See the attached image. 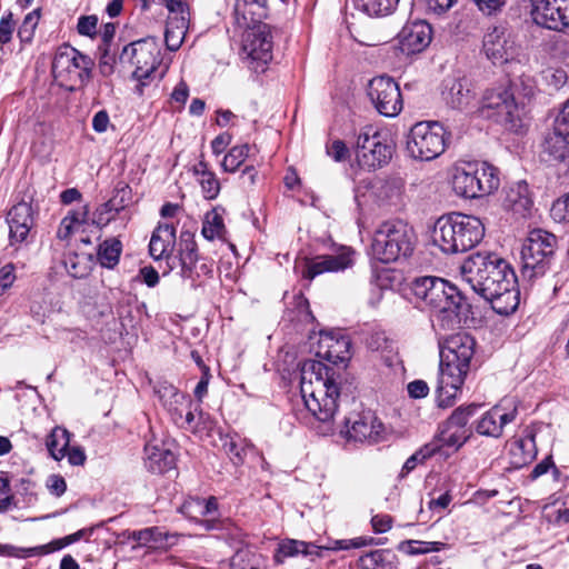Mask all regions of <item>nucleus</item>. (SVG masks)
Returning <instances> with one entry per match:
<instances>
[{"label": "nucleus", "mask_w": 569, "mask_h": 569, "mask_svg": "<svg viewBox=\"0 0 569 569\" xmlns=\"http://www.w3.org/2000/svg\"><path fill=\"white\" fill-rule=\"evenodd\" d=\"M198 182L201 186L202 193L206 199H214L220 192V183L213 172L204 173L202 177L198 178Z\"/></svg>", "instance_id": "obj_52"}, {"label": "nucleus", "mask_w": 569, "mask_h": 569, "mask_svg": "<svg viewBox=\"0 0 569 569\" xmlns=\"http://www.w3.org/2000/svg\"><path fill=\"white\" fill-rule=\"evenodd\" d=\"M550 469H552L553 478L557 480L558 477L560 476V471L556 468L552 457L548 456L542 461H540L539 463H537L535 466V468L531 471L530 477H531V479H537L540 476L547 473Z\"/></svg>", "instance_id": "obj_61"}, {"label": "nucleus", "mask_w": 569, "mask_h": 569, "mask_svg": "<svg viewBox=\"0 0 569 569\" xmlns=\"http://www.w3.org/2000/svg\"><path fill=\"white\" fill-rule=\"evenodd\" d=\"M550 216L556 222L569 221V193L552 203Z\"/></svg>", "instance_id": "obj_54"}, {"label": "nucleus", "mask_w": 569, "mask_h": 569, "mask_svg": "<svg viewBox=\"0 0 569 569\" xmlns=\"http://www.w3.org/2000/svg\"><path fill=\"white\" fill-rule=\"evenodd\" d=\"M93 61L77 49L60 47L52 61V74L60 87L74 90L90 79Z\"/></svg>", "instance_id": "obj_7"}, {"label": "nucleus", "mask_w": 569, "mask_h": 569, "mask_svg": "<svg viewBox=\"0 0 569 569\" xmlns=\"http://www.w3.org/2000/svg\"><path fill=\"white\" fill-rule=\"evenodd\" d=\"M393 148L373 126L362 127L355 143L356 160L360 168L371 171L386 166L392 158Z\"/></svg>", "instance_id": "obj_8"}, {"label": "nucleus", "mask_w": 569, "mask_h": 569, "mask_svg": "<svg viewBox=\"0 0 569 569\" xmlns=\"http://www.w3.org/2000/svg\"><path fill=\"white\" fill-rule=\"evenodd\" d=\"M355 251L351 248L342 247L337 254H322L308 261L302 277L312 280L325 272L343 271L353 264Z\"/></svg>", "instance_id": "obj_19"}, {"label": "nucleus", "mask_w": 569, "mask_h": 569, "mask_svg": "<svg viewBox=\"0 0 569 569\" xmlns=\"http://www.w3.org/2000/svg\"><path fill=\"white\" fill-rule=\"evenodd\" d=\"M471 169L475 177L477 198L490 194L499 188L500 179L497 168L482 162L472 163Z\"/></svg>", "instance_id": "obj_29"}, {"label": "nucleus", "mask_w": 569, "mask_h": 569, "mask_svg": "<svg viewBox=\"0 0 569 569\" xmlns=\"http://www.w3.org/2000/svg\"><path fill=\"white\" fill-rule=\"evenodd\" d=\"M131 201V188L127 183H119L114 190L113 197L108 200L103 206L102 210L106 212H120Z\"/></svg>", "instance_id": "obj_43"}, {"label": "nucleus", "mask_w": 569, "mask_h": 569, "mask_svg": "<svg viewBox=\"0 0 569 569\" xmlns=\"http://www.w3.org/2000/svg\"><path fill=\"white\" fill-rule=\"evenodd\" d=\"M249 144L234 146L224 156L221 163L224 171L234 172L246 160L249 154Z\"/></svg>", "instance_id": "obj_46"}, {"label": "nucleus", "mask_w": 569, "mask_h": 569, "mask_svg": "<svg viewBox=\"0 0 569 569\" xmlns=\"http://www.w3.org/2000/svg\"><path fill=\"white\" fill-rule=\"evenodd\" d=\"M224 209L214 207L204 214L201 233L207 240L223 239L227 229L223 222Z\"/></svg>", "instance_id": "obj_33"}, {"label": "nucleus", "mask_w": 569, "mask_h": 569, "mask_svg": "<svg viewBox=\"0 0 569 569\" xmlns=\"http://www.w3.org/2000/svg\"><path fill=\"white\" fill-rule=\"evenodd\" d=\"M368 96L377 111L385 117H396L402 110L399 86L390 77L373 78L368 86Z\"/></svg>", "instance_id": "obj_14"}, {"label": "nucleus", "mask_w": 569, "mask_h": 569, "mask_svg": "<svg viewBox=\"0 0 569 569\" xmlns=\"http://www.w3.org/2000/svg\"><path fill=\"white\" fill-rule=\"evenodd\" d=\"M119 59L121 62H128L134 67L132 77L138 81L136 91L140 96L143 93V87L157 77L161 78L162 76L161 73L157 76L161 58L160 47L156 38L140 39L126 46Z\"/></svg>", "instance_id": "obj_6"}, {"label": "nucleus", "mask_w": 569, "mask_h": 569, "mask_svg": "<svg viewBox=\"0 0 569 569\" xmlns=\"http://www.w3.org/2000/svg\"><path fill=\"white\" fill-rule=\"evenodd\" d=\"M447 545L441 541H418L406 540L399 543L398 549L410 556L439 552L446 549Z\"/></svg>", "instance_id": "obj_42"}, {"label": "nucleus", "mask_w": 569, "mask_h": 569, "mask_svg": "<svg viewBox=\"0 0 569 569\" xmlns=\"http://www.w3.org/2000/svg\"><path fill=\"white\" fill-rule=\"evenodd\" d=\"M399 0H353L356 9L370 17H386L397 8Z\"/></svg>", "instance_id": "obj_37"}, {"label": "nucleus", "mask_w": 569, "mask_h": 569, "mask_svg": "<svg viewBox=\"0 0 569 569\" xmlns=\"http://www.w3.org/2000/svg\"><path fill=\"white\" fill-rule=\"evenodd\" d=\"M46 486L51 495L56 497L62 496L67 490V482L60 475H51L48 477Z\"/></svg>", "instance_id": "obj_63"}, {"label": "nucleus", "mask_w": 569, "mask_h": 569, "mask_svg": "<svg viewBox=\"0 0 569 569\" xmlns=\"http://www.w3.org/2000/svg\"><path fill=\"white\" fill-rule=\"evenodd\" d=\"M300 392L312 416L323 423L332 421L340 396L332 368L313 359L303 361L300 367Z\"/></svg>", "instance_id": "obj_2"}, {"label": "nucleus", "mask_w": 569, "mask_h": 569, "mask_svg": "<svg viewBox=\"0 0 569 569\" xmlns=\"http://www.w3.org/2000/svg\"><path fill=\"white\" fill-rule=\"evenodd\" d=\"M442 100L452 110L469 111L478 107L476 93L466 78H448L442 83Z\"/></svg>", "instance_id": "obj_20"}, {"label": "nucleus", "mask_w": 569, "mask_h": 569, "mask_svg": "<svg viewBox=\"0 0 569 569\" xmlns=\"http://www.w3.org/2000/svg\"><path fill=\"white\" fill-rule=\"evenodd\" d=\"M70 433L67 429L56 427L47 439V448L54 460H61L66 457V451L69 448Z\"/></svg>", "instance_id": "obj_39"}, {"label": "nucleus", "mask_w": 569, "mask_h": 569, "mask_svg": "<svg viewBox=\"0 0 569 569\" xmlns=\"http://www.w3.org/2000/svg\"><path fill=\"white\" fill-rule=\"evenodd\" d=\"M91 531V529H80L74 533L51 541L48 547L43 546L33 548H22L13 545L0 543V556L23 559L40 555L44 551L60 550L73 542L79 541L87 535H90Z\"/></svg>", "instance_id": "obj_24"}, {"label": "nucleus", "mask_w": 569, "mask_h": 569, "mask_svg": "<svg viewBox=\"0 0 569 569\" xmlns=\"http://www.w3.org/2000/svg\"><path fill=\"white\" fill-rule=\"evenodd\" d=\"M327 348L319 351L328 361L332 363L343 362L349 358L350 341L346 337L335 338L331 335H321L320 348Z\"/></svg>", "instance_id": "obj_32"}, {"label": "nucleus", "mask_w": 569, "mask_h": 569, "mask_svg": "<svg viewBox=\"0 0 569 569\" xmlns=\"http://www.w3.org/2000/svg\"><path fill=\"white\" fill-rule=\"evenodd\" d=\"M531 17L539 27L569 34V0H531Z\"/></svg>", "instance_id": "obj_13"}, {"label": "nucleus", "mask_w": 569, "mask_h": 569, "mask_svg": "<svg viewBox=\"0 0 569 569\" xmlns=\"http://www.w3.org/2000/svg\"><path fill=\"white\" fill-rule=\"evenodd\" d=\"M483 51L493 64H502L512 60L517 48L511 34L503 27L489 28L483 36Z\"/></svg>", "instance_id": "obj_17"}, {"label": "nucleus", "mask_w": 569, "mask_h": 569, "mask_svg": "<svg viewBox=\"0 0 569 569\" xmlns=\"http://www.w3.org/2000/svg\"><path fill=\"white\" fill-rule=\"evenodd\" d=\"M413 238V230L405 221H382L375 229L370 246L371 254L380 262H395L411 254Z\"/></svg>", "instance_id": "obj_5"}, {"label": "nucleus", "mask_w": 569, "mask_h": 569, "mask_svg": "<svg viewBox=\"0 0 569 569\" xmlns=\"http://www.w3.org/2000/svg\"><path fill=\"white\" fill-rule=\"evenodd\" d=\"M98 18L96 16H82L78 20L77 30L81 36L93 38L97 34Z\"/></svg>", "instance_id": "obj_59"}, {"label": "nucleus", "mask_w": 569, "mask_h": 569, "mask_svg": "<svg viewBox=\"0 0 569 569\" xmlns=\"http://www.w3.org/2000/svg\"><path fill=\"white\" fill-rule=\"evenodd\" d=\"M515 418L516 410L505 412L500 407H493L482 415L477 422L476 430L481 436L499 438L502 435L503 427L512 422Z\"/></svg>", "instance_id": "obj_25"}, {"label": "nucleus", "mask_w": 569, "mask_h": 569, "mask_svg": "<svg viewBox=\"0 0 569 569\" xmlns=\"http://www.w3.org/2000/svg\"><path fill=\"white\" fill-rule=\"evenodd\" d=\"M197 411H199V418H201L202 411H201L199 405L196 406L193 409H192V406L187 407L184 412L181 413V420L174 421L173 423L182 429H186V430H194L197 428L194 412H197Z\"/></svg>", "instance_id": "obj_58"}, {"label": "nucleus", "mask_w": 569, "mask_h": 569, "mask_svg": "<svg viewBox=\"0 0 569 569\" xmlns=\"http://www.w3.org/2000/svg\"><path fill=\"white\" fill-rule=\"evenodd\" d=\"M462 280L490 302L499 315H510L519 305L517 277L510 264L495 252L478 251L460 267Z\"/></svg>", "instance_id": "obj_1"}, {"label": "nucleus", "mask_w": 569, "mask_h": 569, "mask_svg": "<svg viewBox=\"0 0 569 569\" xmlns=\"http://www.w3.org/2000/svg\"><path fill=\"white\" fill-rule=\"evenodd\" d=\"M393 558L390 550L378 549L361 556L359 566L361 569H390Z\"/></svg>", "instance_id": "obj_41"}, {"label": "nucleus", "mask_w": 569, "mask_h": 569, "mask_svg": "<svg viewBox=\"0 0 569 569\" xmlns=\"http://www.w3.org/2000/svg\"><path fill=\"white\" fill-rule=\"evenodd\" d=\"M16 30V22L12 20V13L3 16L0 19V46H4L12 40Z\"/></svg>", "instance_id": "obj_57"}, {"label": "nucleus", "mask_w": 569, "mask_h": 569, "mask_svg": "<svg viewBox=\"0 0 569 569\" xmlns=\"http://www.w3.org/2000/svg\"><path fill=\"white\" fill-rule=\"evenodd\" d=\"M368 345L371 350L380 351L389 366L392 363L396 356L395 342L388 339L385 333L378 332L372 335Z\"/></svg>", "instance_id": "obj_45"}, {"label": "nucleus", "mask_w": 569, "mask_h": 569, "mask_svg": "<svg viewBox=\"0 0 569 569\" xmlns=\"http://www.w3.org/2000/svg\"><path fill=\"white\" fill-rule=\"evenodd\" d=\"M176 243V228L172 223H160L152 232L149 252L154 260L169 258Z\"/></svg>", "instance_id": "obj_26"}, {"label": "nucleus", "mask_w": 569, "mask_h": 569, "mask_svg": "<svg viewBox=\"0 0 569 569\" xmlns=\"http://www.w3.org/2000/svg\"><path fill=\"white\" fill-rule=\"evenodd\" d=\"M469 370L470 365L468 363L440 358L437 386V401L439 407L446 408L452 405Z\"/></svg>", "instance_id": "obj_12"}, {"label": "nucleus", "mask_w": 569, "mask_h": 569, "mask_svg": "<svg viewBox=\"0 0 569 569\" xmlns=\"http://www.w3.org/2000/svg\"><path fill=\"white\" fill-rule=\"evenodd\" d=\"M477 409L478 406L476 405L459 407L451 413L445 425L449 426L450 428L467 429L466 426L470 417L476 413Z\"/></svg>", "instance_id": "obj_48"}, {"label": "nucleus", "mask_w": 569, "mask_h": 569, "mask_svg": "<svg viewBox=\"0 0 569 569\" xmlns=\"http://www.w3.org/2000/svg\"><path fill=\"white\" fill-rule=\"evenodd\" d=\"M483 236L485 227L479 218L453 212L436 221L432 242L443 253L453 254L472 249Z\"/></svg>", "instance_id": "obj_4"}, {"label": "nucleus", "mask_w": 569, "mask_h": 569, "mask_svg": "<svg viewBox=\"0 0 569 569\" xmlns=\"http://www.w3.org/2000/svg\"><path fill=\"white\" fill-rule=\"evenodd\" d=\"M475 347L476 341L470 335L466 332L453 333L439 341L440 358L470 365L475 355Z\"/></svg>", "instance_id": "obj_23"}, {"label": "nucleus", "mask_w": 569, "mask_h": 569, "mask_svg": "<svg viewBox=\"0 0 569 569\" xmlns=\"http://www.w3.org/2000/svg\"><path fill=\"white\" fill-rule=\"evenodd\" d=\"M557 247L555 234L542 230H531L521 249L523 273L529 278L545 274Z\"/></svg>", "instance_id": "obj_10"}, {"label": "nucleus", "mask_w": 569, "mask_h": 569, "mask_svg": "<svg viewBox=\"0 0 569 569\" xmlns=\"http://www.w3.org/2000/svg\"><path fill=\"white\" fill-rule=\"evenodd\" d=\"M471 166L472 163H468L465 168L457 169L452 178L455 192L465 198H477Z\"/></svg>", "instance_id": "obj_36"}, {"label": "nucleus", "mask_w": 569, "mask_h": 569, "mask_svg": "<svg viewBox=\"0 0 569 569\" xmlns=\"http://www.w3.org/2000/svg\"><path fill=\"white\" fill-rule=\"evenodd\" d=\"M67 272L76 279H81L88 274V264L82 257L77 253H69L63 260Z\"/></svg>", "instance_id": "obj_50"}, {"label": "nucleus", "mask_w": 569, "mask_h": 569, "mask_svg": "<svg viewBox=\"0 0 569 569\" xmlns=\"http://www.w3.org/2000/svg\"><path fill=\"white\" fill-rule=\"evenodd\" d=\"M528 184L525 181L510 186L506 191L503 206L520 217H527L532 208Z\"/></svg>", "instance_id": "obj_28"}, {"label": "nucleus", "mask_w": 569, "mask_h": 569, "mask_svg": "<svg viewBox=\"0 0 569 569\" xmlns=\"http://www.w3.org/2000/svg\"><path fill=\"white\" fill-rule=\"evenodd\" d=\"M188 22L189 18L187 16L174 18L173 21L169 22V27L164 32V42L170 51H176L180 48L188 28Z\"/></svg>", "instance_id": "obj_40"}, {"label": "nucleus", "mask_w": 569, "mask_h": 569, "mask_svg": "<svg viewBox=\"0 0 569 569\" xmlns=\"http://www.w3.org/2000/svg\"><path fill=\"white\" fill-rule=\"evenodd\" d=\"M541 156L546 161L562 164L569 171V131L559 129L553 122L541 142Z\"/></svg>", "instance_id": "obj_22"}, {"label": "nucleus", "mask_w": 569, "mask_h": 569, "mask_svg": "<svg viewBox=\"0 0 569 569\" xmlns=\"http://www.w3.org/2000/svg\"><path fill=\"white\" fill-rule=\"evenodd\" d=\"M431 26L423 20L407 22L398 33L399 49L405 54L423 51L431 42Z\"/></svg>", "instance_id": "obj_21"}, {"label": "nucleus", "mask_w": 569, "mask_h": 569, "mask_svg": "<svg viewBox=\"0 0 569 569\" xmlns=\"http://www.w3.org/2000/svg\"><path fill=\"white\" fill-rule=\"evenodd\" d=\"M144 453V467L152 473H164L176 466L174 453L164 446L148 443Z\"/></svg>", "instance_id": "obj_27"}, {"label": "nucleus", "mask_w": 569, "mask_h": 569, "mask_svg": "<svg viewBox=\"0 0 569 569\" xmlns=\"http://www.w3.org/2000/svg\"><path fill=\"white\" fill-rule=\"evenodd\" d=\"M154 393L159 398L163 408L168 406V402L178 397V400H184V393L180 392L172 383L168 381H158L153 387Z\"/></svg>", "instance_id": "obj_49"}, {"label": "nucleus", "mask_w": 569, "mask_h": 569, "mask_svg": "<svg viewBox=\"0 0 569 569\" xmlns=\"http://www.w3.org/2000/svg\"><path fill=\"white\" fill-rule=\"evenodd\" d=\"M230 565L232 569H267L263 556L248 548L238 549Z\"/></svg>", "instance_id": "obj_38"}, {"label": "nucleus", "mask_w": 569, "mask_h": 569, "mask_svg": "<svg viewBox=\"0 0 569 569\" xmlns=\"http://www.w3.org/2000/svg\"><path fill=\"white\" fill-rule=\"evenodd\" d=\"M413 296L433 312V326L443 330L460 326L463 297L447 280L438 277H421L412 282Z\"/></svg>", "instance_id": "obj_3"}, {"label": "nucleus", "mask_w": 569, "mask_h": 569, "mask_svg": "<svg viewBox=\"0 0 569 569\" xmlns=\"http://www.w3.org/2000/svg\"><path fill=\"white\" fill-rule=\"evenodd\" d=\"M515 91L522 99H531L536 92V82L529 76H521L517 81L513 82Z\"/></svg>", "instance_id": "obj_55"}, {"label": "nucleus", "mask_w": 569, "mask_h": 569, "mask_svg": "<svg viewBox=\"0 0 569 569\" xmlns=\"http://www.w3.org/2000/svg\"><path fill=\"white\" fill-rule=\"evenodd\" d=\"M321 547L312 542H306L302 540L296 539H284L282 540L277 548L274 553V560L278 563H281L284 558L296 557L298 555L302 556H317L320 557Z\"/></svg>", "instance_id": "obj_31"}, {"label": "nucleus", "mask_w": 569, "mask_h": 569, "mask_svg": "<svg viewBox=\"0 0 569 569\" xmlns=\"http://www.w3.org/2000/svg\"><path fill=\"white\" fill-rule=\"evenodd\" d=\"M348 438L355 441L377 443L383 439L385 426L371 410L355 412L346 419Z\"/></svg>", "instance_id": "obj_15"}, {"label": "nucleus", "mask_w": 569, "mask_h": 569, "mask_svg": "<svg viewBox=\"0 0 569 569\" xmlns=\"http://www.w3.org/2000/svg\"><path fill=\"white\" fill-rule=\"evenodd\" d=\"M122 252V243L117 238H109L99 244L97 258L101 267L113 269Z\"/></svg>", "instance_id": "obj_35"}, {"label": "nucleus", "mask_w": 569, "mask_h": 569, "mask_svg": "<svg viewBox=\"0 0 569 569\" xmlns=\"http://www.w3.org/2000/svg\"><path fill=\"white\" fill-rule=\"evenodd\" d=\"M178 251L181 267L180 273L183 278H191L198 261V246L191 232L182 231L180 233Z\"/></svg>", "instance_id": "obj_30"}, {"label": "nucleus", "mask_w": 569, "mask_h": 569, "mask_svg": "<svg viewBox=\"0 0 569 569\" xmlns=\"http://www.w3.org/2000/svg\"><path fill=\"white\" fill-rule=\"evenodd\" d=\"M191 406H192L191 398L189 396L184 395V400H181V399L178 400V397H177L173 400H171L170 402H168V406L164 409L168 411L171 420L174 422V421L181 420V413L184 412L187 407H191Z\"/></svg>", "instance_id": "obj_56"}, {"label": "nucleus", "mask_w": 569, "mask_h": 569, "mask_svg": "<svg viewBox=\"0 0 569 569\" xmlns=\"http://www.w3.org/2000/svg\"><path fill=\"white\" fill-rule=\"evenodd\" d=\"M222 448L226 453L229 455L233 463L239 465L243 462L247 449H249L250 446L244 443L239 437H228L224 439Z\"/></svg>", "instance_id": "obj_47"}, {"label": "nucleus", "mask_w": 569, "mask_h": 569, "mask_svg": "<svg viewBox=\"0 0 569 569\" xmlns=\"http://www.w3.org/2000/svg\"><path fill=\"white\" fill-rule=\"evenodd\" d=\"M407 391L410 398L421 399L428 396L429 386L425 380H413L407 385Z\"/></svg>", "instance_id": "obj_64"}, {"label": "nucleus", "mask_w": 569, "mask_h": 569, "mask_svg": "<svg viewBox=\"0 0 569 569\" xmlns=\"http://www.w3.org/2000/svg\"><path fill=\"white\" fill-rule=\"evenodd\" d=\"M438 452L437 443H426L419 450H417L413 455H411L402 466L400 476L405 477L409 472H411L418 463H422L427 459L431 458L433 455Z\"/></svg>", "instance_id": "obj_44"}, {"label": "nucleus", "mask_w": 569, "mask_h": 569, "mask_svg": "<svg viewBox=\"0 0 569 569\" xmlns=\"http://www.w3.org/2000/svg\"><path fill=\"white\" fill-rule=\"evenodd\" d=\"M458 0H423L426 10L436 16H441L450 10Z\"/></svg>", "instance_id": "obj_62"}, {"label": "nucleus", "mask_w": 569, "mask_h": 569, "mask_svg": "<svg viewBox=\"0 0 569 569\" xmlns=\"http://www.w3.org/2000/svg\"><path fill=\"white\" fill-rule=\"evenodd\" d=\"M272 34L270 26L260 23L250 28L242 39V51L252 61L267 64L272 59Z\"/></svg>", "instance_id": "obj_16"}, {"label": "nucleus", "mask_w": 569, "mask_h": 569, "mask_svg": "<svg viewBox=\"0 0 569 569\" xmlns=\"http://www.w3.org/2000/svg\"><path fill=\"white\" fill-rule=\"evenodd\" d=\"M327 154L336 162H342L350 157V150L340 139H335L326 144Z\"/></svg>", "instance_id": "obj_53"}, {"label": "nucleus", "mask_w": 569, "mask_h": 569, "mask_svg": "<svg viewBox=\"0 0 569 569\" xmlns=\"http://www.w3.org/2000/svg\"><path fill=\"white\" fill-rule=\"evenodd\" d=\"M446 150V130L439 122L416 123L407 139V151L415 160L431 161Z\"/></svg>", "instance_id": "obj_9"}, {"label": "nucleus", "mask_w": 569, "mask_h": 569, "mask_svg": "<svg viewBox=\"0 0 569 569\" xmlns=\"http://www.w3.org/2000/svg\"><path fill=\"white\" fill-rule=\"evenodd\" d=\"M470 437L469 429L450 428L445 425L440 432L429 442L437 443L438 452L443 448L458 450Z\"/></svg>", "instance_id": "obj_34"}, {"label": "nucleus", "mask_w": 569, "mask_h": 569, "mask_svg": "<svg viewBox=\"0 0 569 569\" xmlns=\"http://www.w3.org/2000/svg\"><path fill=\"white\" fill-rule=\"evenodd\" d=\"M9 224V240L11 246L27 241L34 226V211L31 202L22 199L9 210L7 214Z\"/></svg>", "instance_id": "obj_18"}, {"label": "nucleus", "mask_w": 569, "mask_h": 569, "mask_svg": "<svg viewBox=\"0 0 569 569\" xmlns=\"http://www.w3.org/2000/svg\"><path fill=\"white\" fill-rule=\"evenodd\" d=\"M38 20H39V16H38V11L34 10L30 13H28L21 26L19 27L18 29V37L20 39L21 42H29L31 41L32 37H33V32H34V29L38 24Z\"/></svg>", "instance_id": "obj_51"}, {"label": "nucleus", "mask_w": 569, "mask_h": 569, "mask_svg": "<svg viewBox=\"0 0 569 569\" xmlns=\"http://www.w3.org/2000/svg\"><path fill=\"white\" fill-rule=\"evenodd\" d=\"M99 50L101 51L99 59V70L102 76L108 77L114 71L116 58L109 52L107 47L100 46Z\"/></svg>", "instance_id": "obj_60"}, {"label": "nucleus", "mask_w": 569, "mask_h": 569, "mask_svg": "<svg viewBox=\"0 0 569 569\" xmlns=\"http://www.w3.org/2000/svg\"><path fill=\"white\" fill-rule=\"evenodd\" d=\"M478 108L495 110L507 129L519 132L525 127V101H517L515 93H510L507 89L498 88L486 92Z\"/></svg>", "instance_id": "obj_11"}]
</instances>
